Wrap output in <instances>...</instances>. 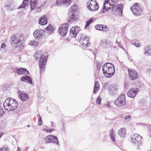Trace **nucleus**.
Segmentation results:
<instances>
[{
    "label": "nucleus",
    "instance_id": "1",
    "mask_svg": "<svg viewBox=\"0 0 151 151\" xmlns=\"http://www.w3.org/2000/svg\"><path fill=\"white\" fill-rule=\"evenodd\" d=\"M102 70L104 74L106 77L110 78L114 74L115 68L112 63H107L103 66Z\"/></svg>",
    "mask_w": 151,
    "mask_h": 151
},
{
    "label": "nucleus",
    "instance_id": "2",
    "mask_svg": "<svg viewBox=\"0 0 151 151\" xmlns=\"http://www.w3.org/2000/svg\"><path fill=\"white\" fill-rule=\"evenodd\" d=\"M18 106L17 101L11 98H8L5 101L4 104L5 109L9 111H13Z\"/></svg>",
    "mask_w": 151,
    "mask_h": 151
},
{
    "label": "nucleus",
    "instance_id": "3",
    "mask_svg": "<svg viewBox=\"0 0 151 151\" xmlns=\"http://www.w3.org/2000/svg\"><path fill=\"white\" fill-rule=\"evenodd\" d=\"M40 58L39 62V66L40 71H43L45 69V66L47 59L44 55H41V52H37L34 56L35 59L37 60Z\"/></svg>",
    "mask_w": 151,
    "mask_h": 151
},
{
    "label": "nucleus",
    "instance_id": "4",
    "mask_svg": "<svg viewBox=\"0 0 151 151\" xmlns=\"http://www.w3.org/2000/svg\"><path fill=\"white\" fill-rule=\"evenodd\" d=\"M131 10L136 16H140L142 14V9L138 3H135L130 8Z\"/></svg>",
    "mask_w": 151,
    "mask_h": 151
},
{
    "label": "nucleus",
    "instance_id": "5",
    "mask_svg": "<svg viewBox=\"0 0 151 151\" xmlns=\"http://www.w3.org/2000/svg\"><path fill=\"white\" fill-rule=\"evenodd\" d=\"M79 41L81 46L84 48L88 47L91 45L89 38L84 34L81 35Z\"/></svg>",
    "mask_w": 151,
    "mask_h": 151
},
{
    "label": "nucleus",
    "instance_id": "6",
    "mask_svg": "<svg viewBox=\"0 0 151 151\" xmlns=\"http://www.w3.org/2000/svg\"><path fill=\"white\" fill-rule=\"evenodd\" d=\"M73 7H75V6L72 7V9H73ZM70 15L69 17V22H72L74 21H76L79 20L80 15L79 12L76 10L72 9L70 12Z\"/></svg>",
    "mask_w": 151,
    "mask_h": 151
},
{
    "label": "nucleus",
    "instance_id": "7",
    "mask_svg": "<svg viewBox=\"0 0 151 151\" xmlns=\"http://www.w3.org/2000/svg\"><path fill=\"white\" fill-rule=\"evenodd\" d=\"M69 26L68 23H65L61 24L58 28V32L60 35L64 36L66 35L68 32V28Z\"/></svg>",
    "mask_w": 151,
    "mask_h": 151
},
{
    "label": "nucleus",
    "instance_id": "8",
    "mask_svg": "<svg viewBox=\"0 0 151 151\" xmlns=\"http://www.w3.org/2000/svg\"><path fill=\"white\" fill-rule=\"evenodd\" d=\"M44 142L45 143H56L58 142L57 137L53 135L50 134L46 136L44 139Z\"/></svg>",
    "mask_w": 151,
    "mask_h": 151
},
{
    "label": "nucleus",
    "instance_id": "9",
    "mask_svg": "<svg viewBox=\"0 0 151 151\" xmlns=\"http://www.w3.org/2000/svg\"><path fill=\"white\" fill-rule=\"evenodd\" d=\"M142 137L137 134H134L132 135L131 142L138 146L142 143Z\"/></svg>",
    "mask_w": 151,
    "mask_h": 151
},
{
    "label": "nucleus",
    "instance_id": "10",
    "mask_svg": "<svg viewBox=\"0 0 151 151\" xmlns=\"http://www.w3.org/2000/svg\"><path fill=\"white\" fill-rule=\"evenodd\" d=\"M115 104L117 106H121L126 104L125 97L124 94H122L115 102Z\"/></svg>",
    "mask_w": 151,
    "mask_h": 151
},
{
    "label": "nucleus",
    "instance_id": "11",
    "mask_svg": "<svg viewBox=\"0 0 151 151\" xmlns=\"http://www.w3.org/2000/svg\"><path fill=\"white\" fill-rule=\"evenodd\" d=\"M45 33V31L43 30L37 29L35 31L33 35L36 39L40 40L42 38Z\"/></svg>",
    "mask_w": 151,
    "mask_h": 151
},
{
    "label": "nucleus",
    "instance_id": "12",
    "mask_svg": "<svg viewBox=\"0 0 151 151\" xmlns=\"http://www.w3.org/2000/svg\"><path fill=\"white\" fill-rule=\"evenodd\" d=\"M80 30L79 27L77 26L73 27L70 29V35L72 37H75Z\"/></svg>",
    "mask_w": 151,
    "mask_h": 151
},
{
    "label": "nucleus",
    "instance_id": "13",
    "mask_svg": "<svg viewBox=\"0 0 151 151\" xmlns=\"http://www.w3.org/2000/svg\"><path fill=\"white\" fill-rule=\"evenodd\" d=\"M14 72L18 75H28L29 73L28 70L26 68H21L15 69Z\"/></svg>",
    "mask_w": 151,
    "mask_h": 151
},
{
    "label": "nucleus",
    "instance_id": "14",
    "mask_svg": "<svg viewBox=\"0 0 151 151\" xmlns=\"http://www.w3.org/2000/svg\"><path fill=\"white\" fill-rule=\"evenodd\" d=\"M128 71L129 76L131 80H134L138 77L137 73L134 70L129 69Z\"/></svg>",
    "mask_w": 151,
    "mask_h": 151
},
{
    "label": "nucleus",
    "instance_id": "15",
    "mask_svg": "<svg viewBox=\"0 0 151 151\" xmlns=\"http://www.w3.org/2000/svg\"><path fill=\"white\" fill-rule=\"evenodd\" d=\"M139 91V89L137 88H132L128 91L127 95L131 98H134Z\"/></svg>",
    "mask_w": 151,
    "mask_h": 151
},
{
    "label": "nucleus",
    "instance_id": "16",
    "mask_svg": "<svg viewBox=\"0 0 151 151\" xmlns=\"http://www.w3.org/2000/svg\"><path fill=\"white\" fill-rule=\"evenodd\" d=\"M19 98L22 100L24 101L29 99V96L27 93L23 92H19Z\"/></svg>",
    "mask_w": 151,
    "mask_h": 151
},
{
    "label": "nucleus",
    "instance_id": "17",
    "mask_svg": "<svg viewBox=\"0 0 151 151\" xmlns=\"http://www.w3.org/2000/svg\"><path fill=\"white\" fill-rule=\"evenodd\" d=\"M71 2V0H57L56 2V5L65 4L67 6L70 5Z\"/></svg>",
    "mask_w": 151,
    "mask_h": 151
},
{
    "label": "nucleus",
    "instance_id": "18",
    "mask_svg": "<svg viewBox=\"0 0 151 151\" xmlns=\"http://www.w3.org/2000/svg\"><path fill=\"white\" fill-rule=\"evenodd\" d=\"M47 23V18L45 15H43L40 18L39 23L41 25H45Z\"/></svg>",
    "mask_w": 151,
    "mask_h": 151
},
{
    "label": "nucleus",
    "instance_id": "19",
    "mask_svg": "<svg viewBox=\"0 0 151 151\" xmlns=\"http://www.w3.org/2000/svg\"><path fill=\"white\" fill-rule=\"evenodd\" d=\"M11 43L13 45H16L17 47V45L18 44L19 42V41L16 36L14 35H12L11 38Z\"/></svg>",
    "mask_w": 151,
    "mask_h": 151
},
{
    "label": "nucleus",
    "instance_id": "20",
    "mask_svg": "<svg viewBox=\"0 0 151 151\" xmlns=\"http://www.w3.org/2000/svg\"><path fill=\"white\" fill-rule=\"evenodd\" d=\"M144 54L147 55H151V45H148L145 47Z\"/></svg>",
    "mask_w": 151,
    "mask_h": 151
},
{
    "label": "nucleus",
    "instance_id": "21",
    "mask_svg": "<svg viewBox=\"0 0 151 151\" xmlns=\"http://www.w3.org/2000/svg\"><path fill=\"white\" fill-rule=\"evenodd\" d=\"M38 3V0H30V5L31 10L35 9Z\"/></svg>",
    "mask_w": 151,
    "mask_h": 151
},
{
    "label": "nucleus",
    "instance_id": "22",
    "mask_svg": "<svg viewBox=\"0 0 151 151\" xmlns=\"http://www.w3.org/2000/svg\"><path fill=\"white\" fill-rule=\"evenodd\" d=\"M117 88L116 86H113L111 87L108 90L110 94L111 95L116 94L117 93Z\"/></svg>",
    "mask_w": 151,
    "mask_h": 151
},
{
    "label": "nucleus",
    "instance_id": "23",
    "mask_svg": "<svg viewBox=\"0 0 151 151\" xmlns=\"http://www.w3.org/2000/svg\"><path fill=\"white\" fill-rule=\"evenodd\" d=\"M20 80L21 81H28L29 83L32 84V83L31 78L28 76H25L22 77L21 78Z\"/></svg>",
    "mask_w": 151,
    "mask_h": 151
},
{
    "label": "nucleus",
    "instance_id": "24",
    "mask_svg": "<svg viewBox=\"0 0 151 151\" xmlns=\"http://www.w3.org/2000/svg\"><path fill=\"white\" fill-rule=\"evenodd\" d=\"M20 80L21 81H28L29 83L32 84V83L31 78L28 76H25L22 77L21 78Z\"/></svg>",
    "mask_w": 151,
    "mask_h": 151
},
{
    "label": "nucleus",
    "instance_id": "25",
    "mask_svg": "<svg viewBox=\"0 0 151 151\" xmlns=\"http://www.w3.org/2000/svg\"><path fill=\"white\" fill-rule=\"evenodd\" d=\"M126 129L124 128H121L119 131L118 134L121 137H123L126 135Z\"/></svg>",
    "mask_w": 151,
    "mask_h": 151
},
{
    "label": "nucleus",
    "instance_id": "26",
    "mask_svg": "<svg viewBox=\"0 0 151 151\" xmlns=\"http://www.w3.org/2000/svg\"><path fill=\"white\" fill-rule=\"evenodd\" d=\"M131 44L137 47H140L142 44L141 42L138 40H132L131 42Z\"/></svg>",
    "mask_w": 151,
    "mask_h": 151
},
{
    "label": "nucleus",
    "instance_id": "27",
    "mask_svg": "<svg viewBox=\"0 0 151 151\" xmlns=\"http://www.w3.org/2000/svg\"><path fill=\"white\" fill-rule=\"evenodd\" d=\"M45 29L46 32L50 34L54 31V27L52 26L49 25Z\"/></svg>",
    "mask_w": 151,
    "mask_h": 151
},
{
    "label": "nucleus",
    "instance_id": "28",
    "mask_svg": "<svg viewBox=\"0 0 151 151\" xmlns=\"http://www.w3.org/2000/svg\"><path fill=\"white\" fill-rule=\"evenodd\" d=\"M101 42L100 44L101 45L105 47H106L107 44H108L109 43L111 46H112L113 45V43L111 42H109L107 43V41L105 40L101 41Z\"/></svg>",
    "mask_w": 151,
    "mask_h": 151
},
{
    "label": "nucleus",
    "instance_id": "29",
    "mask_svg": "<svg viewBox=\"0 0 151 151\" xmlns=\"http://www.w3.org/2000/svg\"><path fill=\"white\" fill-rule=\"evenodd\" d=\"M96 83H95V94L96 93V92H97L100 89V86L99 81L96 79L95 80Z\"/></svg>",
    "mask_w": 151,
    "mask_h": 151
},
{
    "label": "nucleus",
    "instance_id": "30",
    "mask_svg": "<svg viewBox=\"0 0 151 151\" xmlns=\"http://www.w3.org/2000/svg\"><path fill=\"white\" fill-rule=\"evenodd\" d=\"M110 136L111 139L113 142L115 143V135L113 132V129L111 130L109 132Z\"/></svg>",
    "mask_w": 151,
    "mask_h": 151
},
{
    "label": "nucleus",
    "instance_id": "31",
    "mask_svg": "<svg viewBox=\"0 0 151 151\" xmlns=\"http://www.w3.org/2000/svg\"><path fill=\"white\" fill-rule=\"evenodd\" d=\"M29 45L31 46L37 47L39 45V42H38L36 41L35 40H33L30 41L29 42Z\"/></svg>",
    "mask_w": 151,
    "mask_h": 151
},
{
    "label": "nucleus",
    "instance_id": "32",
    "mask_svg": "<svg viewBox=\"0 0 151 151\" xmlns=\"http://www.w3.org/2000/svg\"><path fill=\"white\" fill-rule=\"evenodd\" d=\"M28 0H23V2L21 5L19 7V8H24L27 5Z\"/></svg>",
    "mask_w": 151,
    "mask_h": 151
},
{
    "label": "nucleus",
    "instance_id": "33",
    "mask_svg": "<svg viewBox=\"0 0 151 151\" xmlns=\"http://www.w3.org/2000/svg\"><path fill=\"white\" fill-rule=\"evenodd\" d=\"M96 64L97 69L98 71H99L101 69V66L102 64V62L101 61H97Z\"/></svg>",
    "mask_w": 151,
    "mask_h": 151
},
{
    "label": "nucleus",
    "instance_id": "34",
    "mask_svg": "<svg viewBox=\"0 0 151 151\" xmlns=\"http://www.w3.org/2000/svg\"><path fill=\"white\" fill-rule=\"evenodd\" d=\"M18 48V50L19 51H22L24 49V46L22 43H20L17 47Z\"/></svg>",
    "mask_w": 151,
    "mask_h": 151
},
{
    "label": "nucleus",
    "instance_id": "35",
    "mask_svg": "<svg viewBox=\"0 0 151 151\" xmlns=\"http://www.w3.org/2000/svg\"><path fill=\"white\" fill-rule=\"evenodd\" d=\"M93 19L91 18L88 20L86 21V24L85 26V28L88 27L90 24L93 22Z\"/></svg>",
    "mask_w": 151,
    "mask_h": 151
},
{
    "label": "nucleus",
    "instance_id": "36",
    "mask_svg": "<svg viewBox=\"0 0 151 151\" xmlns=\"http://www.w3.org/2000/svg\"><path fill=\"white\" fill-rule=\"evenodd\" d=\"M37 117L38 118V125L40 126L41 125L42 123L40 115V114H38Z\"/></svg>",
    "mask_w": 151,
    "mask_h": 151
},
{
    "label": "nucleus",
    "instance_id": "37",
    "mask_svg": "<svg viewBox=\"0 0 151 151\" xmlns=\"http://www.w3.org/2000/svg\"><path fill=\"white\" fill-rule=\"evenodd\" d=\"M88 8L90 11H93L94 10V6L92 4L91 2L89 4Z\"/></svg>",
    "mask_w": 151,
    "mask_h": 151
},
{
    "label": "nucleus",
    "instance_id": "38",
    "mask_svg": "<svg viewBox=\"0 0 151 151\" xmlns=\"http://www.w3.org/2000/svg\"><path fill=\"white\" fill-rule=\"evenodd\" d=\"M103 25L99 24L96 25L95 26V28L99 30H102Z\"/></svg>",
    "mask_w": 151,
    "mask_h": 151
},
{
    "label": "nucleus",
    "instance_id": "39",
    "mask_svg": "<svg viewBox=\"0 0 151 151\" xmlns=\"http://www.w3.org/2000/svg\"><path fill=\"white\" fill-rule=\"evenodd\" d=\"M43 130L45 132L48 133H51L54 130V129H43Z\"/></svg>",
    "mask_w": 151,
    "mask_h": 151
},
{
    "label": "nucleus",
    "instance_id": "40",
    "mask_svg": "<svg viewBox=\"0 0 151 151\" xmlns=\"http://www.w3.org/2000/svg\"><path fill=\"white\" fill-rule=\"evenodd\" d=\"M0 151H9V150L7 146H4L0 149Z\"/></svg>",
    "mask_w": 151,
    "mask_h": 151
},
{
    "label": "nucleus",
    "instance_id": "41",
    "mask_svg": "<svg viewBox=\"0 0 151 151\" xmlns=\"http://www.w3.org/2000/svg\"><path fill=\"white\" fill-rule=\"evenodd\" d=\"M25 37L23 35H20L19 38L18 40L19 41V42H22L24 41V40Z\"/></svg>",
    "mask_w": 151,
    "mask_h": 151
},
{
    "label": "nucleus",
    "instance_id": "42",
    "mask_svg": "<svg viewBox=\"0 0 151 151\" xmlns=\"http://www.w3.org/2000/svg\"><path fill=\"white\" fill-rule=\"evenodd\" d=\"M109 29V27L106 26L105 25H103L102 28V30L104 31L107 32Z\"/></svg>",
    "mask_w": 151,
    "mask_h": 151
},
{
    "label": "nucleus",
    "instance_id": "43",
    "mask_svg": "<svg viewBox=\"0 0 151 151\" xmlns=\"http://www.w3.org/2000/svg\"><path fill=\"white\" fill-rule=\"evenodd\" d=\"M131 118L132 117L130 116H126L125 117L124 120L127 122H129L131 120Z\"/></svg>",
    "mask_w": 151,
    "mask_h": 151
},
{
    "label": "nucleus",
    "instance_id": "44",
    "mask_svg": "<svg viewBox=\"0 0 151 151\" xmlns=\"http://www.w3.org/2000/svg\"><path fill=\"white\" fill-rule=\"evenodd\" d=\"M101 99L99 97H98L96 101V103L98 104H100L101 103Z\"/></svg>",
    "mask_w": 151,
    "mask_h": 151
},
{
    "label": "nucleus",
    "instance_id": "45",
    "mask_svg": "<svg viewBox=\"0 0 151 151\" xmlns=\"http://www.w3.org/2000/svg\"><path fill=\"white\" fill-rule=\"evenodd\" d=\"M95 11H97L99 8V6L98 5V4L96 2V1H95Z\"/></svg>",
    "mask_w": 151,
    "mask_h": 151
},
{
    "label": "nucleus",
    "instance_id": "46",
    "mask_svg": "<svg viewBox=\"0 0 151 151\" xmlns=\"http://www.w3.org/2000/svg\"><path fill=\"white\" fill-rule=\"evenodd\" d=\"M4 112L2 108L0 107V117L1 116L4 114Z\"/></svg>",
    "mask_w": 151,
    "mask_h": 151
},
{
    "label": "nucleus",
    "instance_id": "47",
    "mask_svg": "<svg viewBox=\"0 0 151 151\" xmlns=\"http://www.w3.org/2000/svg\"><path fill=\"white\" fill-rule=\"evenodd\" d=\"M6 45L4 43H3L1 45V47L2 48H4L6 47Z\"/></svg>",
    "mask_w": 151,
    "mask_h": 151
},
{
    "label": "nucleus",
    "instance_id": "48",
    "mask_svg": "<svg viewBox=\"0 0 151 151\" xmlns=\"http://www.w3.org/2000/svg\"><path fill=\"white\" fill-rule=\"evenodd\" d=\"M118 46L121 48L123 49V47L122 46V45L119 43H118Z\"/></svg>",
    "mask_w": 151,
    "mask_h": 151
},
{
    "label": "nucleus",
    "instance_id": "49",
    "mask_svg": "<svg viewBox=\"0 0 151 151\" xmlns=\"http://www.w3.org/2000/svg\"><path fill=\"white\" fill-rule=\"evenodd\" d=\"M4 134V133L3 132H0V138Z\"/></svg>",
    "mask_w": 151,
    "mask_h": 151
},
{
    "label": "nucleus",
    "instance_id": "50",
    "mask_svg": "<svg viewBox=\"0 0 151 151\" xmlns=\"http://www.w3.org/2000/svg\"><path fill=\"white\" fill-rule=\"evenodd\" d=\"M147 72L148 73H150L151 71V69L150 68H148L147 69Z\"/></svg>",
    "mask_w": 151,
    "mask_h": 151
},
{
    "label": "nucleus",
    "instance_id": "51",
    "mask_svg": "<svg viewBox=\"0 0 151 151\" xmlns=\"http://www.w3.org/2000/svg\"><path fill=\"white\" fill-rule=\"evenodd\" d=\"M17 149H18V150L19 151H20V148L19 147H18Z\"/></svg>",
    "mask_w": 151,
    "mask_h": 151
},
{
    "label": "nucleus",
    "instance_id": "52",
    "mask_svg": "<svg viewBox=\"0 0 151 151\" xmlns=\"http://www.w3.org/2000/svg\"><path fill=\"white\" fill-rule=\"evenodd\" d=\"M116 43L118 44V43H119V42H117V40H116Z\"/></svg>",
    "mask_w": 151,
    "mask_h": 151
},
{
    "label": "nucleus",
    "instance_id": "53",
    "mask_svg": "<svg viewBox=\"0 0 151 151\" xmlns=\"http://www.w3.org/2000/svg\"><path fill=\"white\" fill-rule=\"evenodd\" d=\"M111 1H113V2H115L116 1H115L114 0H111Z\"/></svg>",
    "mask_w": 151,
    "mask_h": 151
},
{
    "label": "nucleus",
    "instance_id": "54",
    "mask_svg": "<svg viewBox=\"0 0 151 151\" xmlns=\"http://www.w3.org/2000/svg\"><path fill=\"white\" fill-rule=\"evenodd\" d=\"M93 93H94V89H93Z\"/></svg>",
    "mask_w": 151,
    "mask_h": 151
},
{
    "label": "nucleus",
    "instance_id": "55",
    "mask_svg": "<svg viewBox=\"0 0 151 151\" xmlns=\"http://www.w3.org/2000/svg\"><path fill=\"white\" fill-rule=\"evenodd\" d=\"M107 106L109 107V104H108L107 105Z\"/></svg>",
    "mask_w": 151,
    "mask_h": 151
},
{
    "label": "nucleus",
    "instance_id": "56",
    "mask_svg": "<svg viewBox=\"0 0 151 151\" xmlns=\"http://www.w3.org/2000/svg\"><path fill=\"white\" fill-rule=\"evenodd\" d=\"M114 48H116V46H114Z\"/></svg>",
    "mask_w": 151,
    "mask_h": 151
}]
</instances>
